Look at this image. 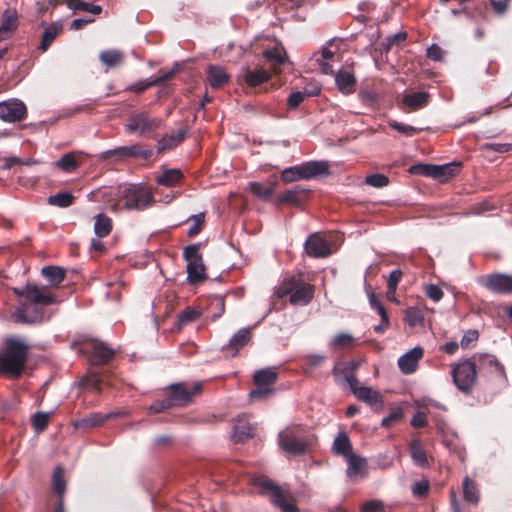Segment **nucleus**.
<instances>
[{"mask_svg":"<svg viewBox=\"0 0 512 512\" xmlns=\"http://www.w3.org/2000/svg\"><path fill=\"white\" fill-rule=\"evenodd\" d=\"M206 79L211 88L217 90L229 82L230 76L225 72L223 68L210 65L206 71Z\"/></svg>","mask_w":512,"mask_h":512,"instance_id":"nucleus-26","label":"nucleus"},{"mask_svg":"<svg viewBox=\"0 0 512 512\" xmlns=\"http://www.w3.org/2000/svg\"><path fill=\"white\" fill-rule=\"evenodd\" d=\"M162 124L159 117H151L149 113L142 111L133 114L126 125V131L129 133H138L139 135H147L157 130Z\"/></svg>","mask_w":512,"mask_h":512,"instance_id":"nucleus-12","label":"nucleus"},{"mask_svg":"<svg viewBox=\"0 0 512 512\" xmlns=\"http://www.w3.org/2000/svg\"><path fill=\"white\" fill-rule=\"evenodd\" d=\"M27 117V108L21 101H4L0 103V119L14 123Z\"/></svg>","mask_w":512,"mask_h":512,"instance_id":"nucleus-17","label":"nucleus"},{"mask_svg":"<svg viewBox=\"0 0 512 512\" xmlns=\"http://www.w3.org/2000/svg\"><path fill=\"white\" fill-rule=\"evenodd\" d=\"M203 392V383L195 382L192 386H188L185 382L170 384L166 388V397L168 406L185 407L194 401V397Z\"/></svg>","mask_w":512,"mask_h":512,"instance_id":"nucleus-6","label":"nucleus"},{"mask_svg":"<svg viewBox=\"0 0 512 512\" xmlns=\"http://www.w3.org/2000/svg\"><path fill=\"white\" fill-rule=\"evenodd\" d=\"M187 129H179L176 133L164 135L157 144L159 153L171 150L183 142L187 134Z\"/></svg>","mask_w":512,"mask_h":512,"instance_id":"nucleus-28","label":"nucleus"},{"mask_svg":"<svg viewBox=\"0 0 512 512\" xmlns=\"http://www.w3.org/2000/svg\"><path fill=\"white\" fill-rule=\"evenodd\" d=\"M252 338V333L247 328L240 329L233 337L230 339L229 343L223 347V349H231L233 350L232 356H235L238 351L247 345Z\"/></svg>","mask_w":512,"mask_h":512,"instance_id":"nucleus-32","label":"nucleus"},{"mask_svg":"<svg viewBox=\"0 0 512 512\" xmlns=\"http://www.w3.org/2000/svg\"><path fill=\"white\" fill-rule=\"evenodd\" d=\"M424 315L423 312L415 307L407 308L405 312V321L410 326H416L423 322Z\"/></svg>","mask_w":512,"mask_h":512,"instance_id":"nucleus-54","label":"nucleus"},{"mask_svg":"<svg viewBox=\"0 0 512 512\" xmlns=\"http://www.w3.org/2000/svg\"><path fill=\"white\" fill-rule=\"evenodd\" d=\"M252 484L259 488V493L268 496L270 502L282 512H299L294 498L290 493L277 485L266 476H257L252 479Z\"/></svg>","mask_w":512,"mask_h":512,"instance_id":"nucleus-5","label":"nucleus"},{"mask_svg":"<svg viewBox=\"0 0 512 512\" xmlns=\"http://www.w3.org/2000/svg\"><path fill=\"white\" fill-rule=\"evenodd\" d=\"M61 30L62 26L56 23L48 26L43 32L39 49L45 52L56 39V37L60 34Z\"/></svg>","mask_w":512,"mask_h":512,"instance_id":"nucleus-41","label":"nucleus"},{"mask_svg":"<svg viewBox=\"0 0 512 512\" xmlns=\"http://www.w3.org/2000/svg\"><path fill=\"white\" fill-rule=\"evenodd\" d=\"M75 197L70 192H59L55 195H51L47 199V203L52 206H58L66 208L74 203Z\"/></svg>","mask_w":512,"mask_h":512,"instance_id":"nucleus-47","label":"nucleus"},{"mask_svg":"<svg viewBox=\"0 0 512 512\" xmlns=\"http://www.w3.org/2000/svg\"><path fill=\"white\" fill-rule=\"evenodd\" d=\"M18 14L16 9L9 8L4 11L0 25V41L6 39L12 32L17 29Z\"/></svg>","mask_w":512,"mask_h":512,"instance_id":"nucleus-25","label":"nucleus"},{"mask_svg":"<svg viewBox=\"0 0 512 512\" xmlns=\"http://www.w3.org/2000/svg\"><path fill=\"white\" fill-rule=\"evenodd\" d=\"M79 351L87 356L92 365L107 364L115 355V350L98 339H89L81 343Z\"/></svg>","mask_w":512,"mask_h":512,"instance_id":"nucleus-9","label":"nucleus"},{"mask_svg":"<svg viewBox=\"0 0 512 512\" xmlns=\"http://www.w3.org/2000/svg\"><path fill=\"white\" fill-rule=\"evenodd\" d=\"M102 380L97 373H91L81 380V385L84 387H90L97 392L101 391Z\"/></svg>","mask_w":512,"mask_h":512,"instance_id":"nucleus-60","label":"nucleus"},{"mask_svg":"<svg viewBox=\"0 0 512 512\" xmlns=\"http://www.w3.org/2000/svg\"><path fill=\"white\" fill-rule=\"evenodd\" d=\"M430 98V94L425 91L408 93L404 95L400 108L405 113L418 111L429 104Z\"/></svg>","mask_w":512,"mask_h":512,"instance_id":"nucleus-20","label":"nucleus"},{"mask_svg":"<svg viewBox=\"0 0 512 512\" xmlns=\"http://www.w3.org/2000/svg\"><path fill=\"white\" fill-rule=\"evenodd\" d=\"M314 291V286L306 283L301 275H293L283 279L275 294L280 299L289 295L290 304L305 306L313 299Z\"/></svg>","mask_w":512,"mask_h":512,"instance_id":"nucleus-4","label":"nucleus"},{"mask_svg":"<svg viewBox=\"0 0 512 512\" xmlns=\"http://www.w3.org/2000/svg\"><path fill=\"white\" fill-rule=\"evenodd\" d=\"M263 57L270 64L274 73L280 72V67L286 61L285 52L280 48H272L263 52Z\"/></svg>","mask_w":512,"mask_h":512,"instance_id":"nucleus-35","label":"nucleus"},{"mask_svg":"<svg viewBox=\"0 0 512 512\" xmlns=\"http://www.w3.org/2000/svg\"><path fill=\"white\" fill-rule=\"evenodd\" d=\"M183 174L179 169H165L161 174L157 175L155 180L158 185L165 187H173L177 185Z\"/></svg>","mask_w":512,"mask_h":512,"instance_id":"nucleus-37","label":"nucleus"},{"mask_svg":"<svg viewBox=\"0 0 512 512\" xmlns=\"http://www.w3.org/2000/svg\"><path fill=\"white\" fill-rule=\"evenodd\" d=\"M388 125L392 129L398 131L399 133H401L405 136H413V135L417 134L418 132H420V129H418L414 126L402 124L396 120H389Z\"/></svg>","mask_w":512,"mask_h":512,"instance_id":"nucleus-56","label":"nucleus"},{"mask_svg":"<svg viewBox=\"0 0 512 512\" xmlns=\"http://www.w3.org/2000/svg\"><path fill=\"white\" fill-rule=\"evenodd\" d=\"M335 82L341 93L346 95L354 92L357 83L354 74L348 70L338 71L335 75Z\"/></svg>","mask_w":512,"mask_h":512,"instance_id":"nucleus-27","label":"nucleus"},{"mask_svg":"<svg viewBox=\"0 0 512 512\" xmlns=\"http://www.w3.org/2000/svg\"><path fill=\"white\" fill-rule=\"evenodd\" d=\"M424 350L421 347H415L402 355L398 359V366L405 374H411L416 371L419 360L423 357Z\"/></svg>","mask_w":512,"mask_h":512,"instance_id":"nucleus-23","label":"nucleus"},{"mask_svg":"<svg viewBox=\"0 0 512 512\" xmlns=\"http://www.w3.org/2000/svg\"><path fill=\"white\" fill-rule=\"evenodd\" d=\"M310 190L297 185L293 189L287 190L280 194L277 198L276 203L278 205L287 204L295 207H299L304 204L310 195Z\"/></svg>","mask_w":512,"mask_h":512,"instance_id":"nucleus-19","label":"nucleus"},{"mask_svg":"<svg viewBox=\"0 0 512 512\" xmlns=\"http://www.w3.org/2000/svg\"><path fill=\"white\" fill-rule=\"evenodd\" d=\"M451 373L457 388L464 393H469L477 378L475 364L469 360L463 361L456 365Z\"/></svg>","mask_w":512,"mask_h":512,"instance_id":"nucleus-10","label":"nucleus"},{"mask_svg":"<svg viewBox=\"0 0 512 512\" xmlns=\"http://www.w3.org/2000/svg\"><path fill=\"white\" fill-rule=\"evenodd\" d=\"M329 345L333 349H350L353 348L356 345V343L353 335L342 332L335 335L331 339Z\"/></svg>","mask_w":512,"mask_h":512,"instance_id":"nucleus-43","label":"nucleus"},{"mask_svg":"<svg viewBox=\"0 0 512 512\" xmlns=\"http://www.w3.org/2000/svg\"><path fill=\"white\" fill-rule=\"evenodd\" d=\"M275 181L250 182L249 191L257 198L268 201L275 191Z\"/></svg>","mask_w":512,"mask_h":512,"instance_id":"nucleus-29","label":"nucleus"},{"mask_svg":"<svg viewBox=\"0 0 512 512\" xmlns=\"http://www.w3.org/2000/svg\"><path fill=\"white\" fill-rule=\"evenodd\" d=\"M152 156L151 150H144L140 144L131 146H119L101 153V160H112L114 162L125 161L130 158L141 157L148 159Z\"/></svg>","mask_w":512,"mask_h":512,"instance_id":"nucleus-13","label":"nucleus"},{"mask_svg":"<svg viewBox=\"0 0 512 512\" xmlns=\"http://www.w3.org/2000/svg\"><path fill=\"white\" fill-rule=\"evenodd\" d=\"M359 367L360 362L354 359L349 361H337L333 367L332 374L337 383H341V379H343L350 387L358 384L356 372Z\"/></svg>","mask_w":512,"mask_h":512,"instance_id":"nucleus-15","label":"nucleus"},{"mask_svg":"<svg viewBox=\"0 0 512 512\" xmlns=\"http://www.w3.org/2000/svg\"><path fill=\"white\" fill-rule=\"evenodd\" d=\"M273 392V387L261 385L256 386V388L250 392L249 396L251 400H264L272 395Z\"/></svg>","mask_w":512,"mask_h":512,"instance_id":"nucleus-57","label":"nucleus"},{"mask_svg":"<svg viewBox=\"0 0 512 512\" xmlns=\"http://www.w3.org/2000/svg\"><path fill=\"white\" fill-rule=\"evenodd\" d=\"M111 230L112 220L104 214L97 215L94 224V231L97 237H106L110 234Z\"/></svg>","mask_w":512,"mask_h":512,"instance_id":"nucleus-44","label":"nucleus"},{"mask_svg":"<svg viewBox=\"0 0 512 512\" xmlns=\"http://www.w3.org/2000/svg\"><path fill=\"white\" fill-rule=\"evenodd\" d=\"M189 220L193 221V225L189 228V230L187 232V236L189 238H193L196 235H198L201 232V230L203 229V226L205 223V215H204V213L195 214V215L190 216L188 218V221Z\"/></svg>","mask_w":512,"mask_h":512,"instance_id":"nucleus-50","label":"nucleus"},{"mask_svg":"<svg viewBox=\"0 0 512 512\" xmlns=\"http://www.w3.org/2000/svg\"><path fill=\"white\" fill-rule=\"evenodd\" d=\"M41 272L50 284L54 286H58L65 279V270L58 266H45Z\"/></svg>","mask_w":512,"mask_h":512,"instance_id":"nucleus-42","label":"nucleus"},{"mask_svg":"<svg viewBox=\"0 0 512 512\" xmlns=\"http://www.w3.org/2000/svg\"><path fill=\"white\" fill-rule=\"evenodd\" d=\"M79 165L75 153L70 152L64 154L57 162L56 167L64 172H71L75 170Z\"/></svg>","mask_w":512,"mask_h":512,"instance_id":"nucleus-49","label":"nucleus"},{"mask_svg":"<svg viewBox=\"0 0 512 512\" xmlns=\"http://www.w3.org/2000/svg\"><path fill=\"white\" fill-rule=\"evenodd\" d=\"M243 78L248 86L256 87L270 80L271 75L267 70L263 68H257L253 70L247 68L244 70Z\"/></svg>","mask_w":512,"mask_h":512,"instance_id":"nucleus-30","label":"nucleus"},{"mask_svg":"<svg viewBox=\"0 0 512 512\" xmlns=\"http://www.w3.org/2000/svg\"><path fill=\"white\" fill-rule=\"evenodd\" d=\"M412 175H421L433 178L434 164L418 163L409 168Z\"/></svg>","mask_w":512,"mask_h":512,"instance_id":"nucleus-55","label":"nucleus"},{"mask_svg":"<svg viewBox=\"0 0 512 512\" xmlns=\"http://www.w3.org/2000/svg\"><path fill=\"white\" fill-rule=\"evenodd\" d=\"M100 61L108 68L119 66L124 61V55L119 50H105L99 54Z\"/></svg>","mask_w":512,"mask_h":512,"instance_id":"nucleus-40","label":"nucleus"},{"mask_svg":"<svg viewBox=\"0 0 512 512\" xmlns=\"http://www.w3.org/2000/svg\"><path fill=\"white\" fill-rule=\"evenodd\" d=\"M350 389L358 400L367 403L371 407H376V409H381L383 407L382 395L371 387L359 386L358 383L350 386Z\"/></svg>","mask_w":512,"mask_h":512,"instance_id":"nucleus-21","label":"nucleus"},{"mask_svg":"<svg viewBox=\"0 0 512 512\" xmlns=\"http://www.w3.org/2000/svg\"><path fill=\"white\" fill-rule=\"evenodd\" d=\"M326 361V356L321 354H309L303 357V364L306 371L311 372Z\"/></svg>","mask_w":512,"mask_h":512,"instance_id":"nucleus-52","label":"nucleus"},{"mask_svg":"<svg viewBox=\"0 0 512 512\" xmlns=\"http://www.w3.org/2000/svg\"><path fill=\"white\" fill-rule=\"evenodd\" d=\"M255 428L248 422L238 421L233 429V441L236 443H242L254 436Z\"/></svg>","mask_w":512,"mask_h":512,"instance_id":"nucleus-38","label":"nucleus"},{"mask_svg":"<svg viewBox=\"0 0 512 512\" xmlns=\"http://www.w3.org/2000/svg\"><path fill=\"white\" fill-rule=\"evenodd\" d=\"M480 284L493 293L512 294V275L504 273H492L484 275L479 280Z\"/></svg>","mask_w":512,"mask_h":512,"instance_id":"nucleus-14","label":"nucleus"},{"mask_svg":"<svg viewBox=\"0 0 512 512\" xmlns=\"http://www.w3.org/2000/svg\"><path fill=\"white\" fill-rule=\"evenodd\" d=\"M172 76H173V72H167L164 75L159 76L151 81H142V82L133 84L129 87V90L137 92V93H141L152 86L160 85V84L168 81L169 79H171Z\"/></svg>","mask_w":512,"mask_h":512,"instance_id":"nucleus-45","label":"nucleus"},{"mask_svg":"<svg viewBox=\"0 0 512 512\" xmlns=\"http://www.w3.org/2000/svg\"><path fill=\"white\" fill-rule=\"evenodd\" d=\"M366 184L376 187V188H382L389 184V179L384 174H370L367 175L365 178Z\"/></svg>","mask_w":512,"mask_h":512,"instance_id":"nucleus-59","label":"nucleus"},{"mask_svg":"<svg viewBox=\"0 0 512 512\" xmlns=\"http://www.w3.org/2000/svg\"><path fill=\"white\" fill-rule=\"evenodd\" d=\"M348 468H347V476L350 478L356 477L358 475L364 477L366 476V468L367 462L364 458L351 454L347 458Z\"/></svg>","mask_w":512,"mask_h":512,"instance_id":"nucleus-34","label":"nucleus"},{"mask_svg":"<svg viewBox=\"0 0 512 512\" xmlns=\"http://www.w3.org/2000/svg\"><path fill=\"white\" fill-rule=\"evenodd\" d=\"M358 96L366 106L376 105L381 98L378 82L374 79L365 80L359 89Z\"/></svg>","mask_w":512,"mask_h":512,"instance_id":"nucleus-22","label":"nucleus"},{"mask_svg":"<svg viewBox=\"0 0 512 512\" xmlns=\"http://www.w3.org/2000/svg\"><path fill=\"white\" fill-rule=\"evenodd\" d=\"M430 489L429 482L427 480L418 481L412 486V494L416 498L425 497Z\"/></svg>","mask_w":512,"mask_h":512,"instance_id":"nucleus-64","label":"nucleus"},{"mask_svg":"<svg viewBox=\"0 0 512 512\" xmlns=\"http://www.w3.org/2000/svg\"><path fill=\"white\" fill-rule=\"evenodd\" d=\"M29 348V345L19 337L7 338L0 353V375L13 379L20 377L25 368Z\"/></svg>","mask_w":512,"mask_h":512,"instance_id":"nucleus-2","label":"nucleus"},{"mask_svg":"<svg viewBox=\"0 0 512 512\" xmlns=\"http://www.w3.org/2000/svg\"><path fill=\"white\" fill-rule=\"evenodd\" d=\"M278 380V372L275 368H266L257 370L253 375V382L255 386H269L273 385Z\"/></svg>","mask_w":512,"mask_h":512,"instance_id":"nucleus-33","label":"nucleus"},{"mask_svg":"<svg viewBox=\"0 0 512 512\" xmlns=\"http://www.w3.org/2000/svg\"><path fill=\"white\" fill-rule=\"evenodd\" d=\"M50 414L46 412H37L32 417V426L38 433L44 431L49 423Z\"/></svg>","mask_w":512,"mask_h":512,"instance_id":"nucleus-53","label":"nucleus"},{"mask_svg":"<svg viewBox=\"0 0 512 512\" xmlns=\"http://www.w3.org/2000/svg\"><path fill=\"white\" fill-rule=\"evenodd\" d=\"M209 309L213 311L211 319L213 321L220 318L225 311V301L221 296H215L210 299Z\"/></svg>","mask_w":512,"mask_h":512,"instance_id":"nucleus-51","label":"nucleus"},{"mask_svg":"<svg viewBox=\"0 0 512 512\" xmlns=\"http://www.w3.org/2000/svg\"><path fill=\"white\" fill-rule=\"evenodd\" d=\"M332 451L334 454L344 456L345 458L353 454L352 444L345 432H340L337 435L333 442Z\"/></svg>","mask_w":512,"mask_h":512,"instance_id":"nucleus-39","label":"nucleus"},{"mask_svg":"<svg viewBox=\"0 0 512 512\" xmlns=\"http://www.w3.org/2000/svg\"><path fill=\"white\" fill-rule=\"evenodd\" d=\"M12 317L16 323L36 324L43 322L46 319V314L44 309L22 298Z\"/></svg>","mask_w":512,"mask_h":512,"instance_id":"nucleus-11","label":"nucleus"},{"mask_svg":"<svg viewBox=\"0 0 512 512\" xmlns=\"http://www.w3.org/2000/svg\"><path fill=\"white\" fill-rule=\"evenodd\" d=\"M369 302L373 309H375L380 315L383 322H387V312L382 302L379 300L376 294L371 292L369 294Z\"/></svg>","mask_w":512,"mask_h":512,"instance_id":"nucleus-63","label":"nucleus"},{"mask_svg":"<svg viewBox=\"0 0 512 512\" xmlns=\"http://www.w3.org/2000/svg\"><path fill=\"white\" fill-rule=\"evenodd\" d=\"M200 248L201 243H195L183 249V258L187 262V280L191 285L202 283L207 279Z\"/></svg>","mask_w":512,"mask_h":512,"instance_id":"nucleus-7","label":"nucleus"},{"mask_svg":"<svg viewBox=\"0 0 512 512\" xmlns=\"http://www.w3.org/2000/svg\"><path fill=\"white\" fill-rule=\"evenodd\" d=\"M463 497L465 501L471 504H477L479 501V491L476 483L469 477H466L463 482Z\"/></svg>","mask_w":512,"mask_h":512,"instance_id":"nucleus-46","label":"nucleus"},{"mask_svg":"<svg viewBox=\"0 0 512 512\" xmlns=\"http://www.w3.org/2000/svg\"><path fill=\"white\" fill-rule=\"evenodd\" d=\"M461 164L451 162L444 165H434L433 179L445 182L459 173Z\"/></svg>","mask_w":512,"mask_h":512,"instance_id":"nucleus-31","label":"nucleus"},{"mask_svg":"<svg viewBox=\"0 0 512 512\" xmlns=\"http://www.w3.org/2000/svg\"><path fill=\"white\" fill-rule=\"evenodd\" d=\"M409 451L413 463L419 467H428L429 460L426 451L419 440H412L409 444Z\"/></svg>","mask_w":512,"mask_h":512,"instance_id":"nucleus-36","label":"nucleus"},{"mask_svg":"<svg viewBox=\"0 0 512 512\" xmlns=\"http://www.w3.org/2000/svg\"><path fill=\"white\" fill-rule=\"evenodd\" d=\"M481 148L487 152L507 153L512 151V143H485Z\"/></svg>","mask_w":512,"mask_h":512,"instance_id":"nucleus-62","label":"nucleus"},{"mask_svg":"<svg viewBox=\"0 0 512 512\" xmlns=\"http://www.w3.org/2000/svg\"><path fill=\"white\" fill-rule=\"evenodd\" d=\"M402 276L403 273L401 270L391 271L387 283V297H389L390 294H395L397 286L402 279Z\"/></svg>","mask_w":512,"mask_h":512,"instance_id":"nucleus-58","label":"nucleus"},{"mask_svg":"<svg viewBox=\"0 0 512 512\" xmlns=\"http://www.w3.org/2000/svg\"><path fill=\"white\" fill-rule=\"evenodd\" d=\"M200 317V312L192 308H186L178 315V321L182 325L196 321Z\"/></svg>","mask_w":512,"mask_h":512,"instance_id":"nucleus-61","label":"nucleus"},{"mask_svg":"<svg viewBox=\"0 0 512 512\" xmlns=\"http://www.w3.org/2000/svg\"><path fill=\"white\" fill-rule=\"evenodd\" d=\"M52 487L54 492L58 495V499L63 497L66 488V482L64 479V469L62 467H56L52 475Z\"/></svg>","mask_w":512,"mask_h":512,"instance_id":"nucleus-48","label":"nucleus"},{"mask_svg":"<svg viewBox=\"0 0 512 512\" xmlns=\"http://www.w3.org/2000/svg\"><path fill=\"white\" fill-rule=\"evenodd\" d=\"M13 291L17 296L31 301L42 309L58 302L57 296L47 286L28 283L22 288H14Z\"/></svg>","mask_w":512,"mask_h":512,"instance_id":"nucleus-8","label":"nucleus"},{"mask_svg":"<svg viewBox=\"0 0 512 512\" xmlns=\"http://www.w3.org/2000/svg\"><path fill=\"white\" fill-rule=\"evenodd\" d=\"M317 437L302 425H291L278 434V445L288 455L300 456L309 452Z\"/></svg>","mask_w":512,"mask_h":512,"instance_id":"nucleus-3","label":"nucleus"},{"mask_svg":"<svg viewBox=\"0 0 512 512\" xmlns=\"http://www.w3.org/2000/svg\"><path fill=\"white\" fill-rule=\"evenodd\" d=\"M113 200L110 208L114 212L122 210L140 212L153 207L156 202L152 188L144 184H130L119 188Z\"/></svg>","mask_w":512,"mask_h":512,"instance_id":"nucleus-1","label":"nucleus"},{"mask_svg":"<svg viewBox=\"0 0 512 512\" xmlns=\"http://www.w3.org/2000/svg\"><path fill=\"white\" fill-rule=\"evenodd\" d=\"M122 415H124V412L122 411H113L109 413L95 412L83 418L77 419L74 422V426L77 429L88 430L94 427L102 426L108 420L118 418Z\"/></svg>","mask_w":512,"mask_h":512,"instance_id":"nucleus-18","label":"nucleus"},{"mask_svg":"<svg viewBox=\"0 0 512 512\" xmlns=\"http://www.w3.org/2000/svg\"><path fill=\"white\" fill-rule=\"evenodd\" d=\"M329 171V165L326 161H309L301 165H298L297 172L300 173V177L305 180L315 178L322 174H327Z\"/></svg>","mask_w":512,"mask_h":512,"instance_id":"nucleus-24","label":"nucleus"},{"mask_svg":"<svg viewBox=\"0 0 512 512\" xmlns=\"http://www.w3.org/2000/svg\"><path fill=\"white\" fill-rule=\"evenodd\" d=\"M305 252L312 258H325L331 254L329 242L320 232L311 234L304 245Z\"/></svg>","mask_w":512,"mask_h":512,"instance_id":"nucleus-16","label":"nucleus"}]
</instances>
